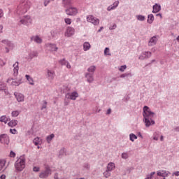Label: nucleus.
<instances>
[{"instance_id": "obj_1", "label": "nucleus", "mask_w": 179, "mask_h": 179, "mask_svg": "<svg viewBox=\"0 0 179 179\" xmlns=\"http://www.w3.org/2000/svg\"><path fill=\"white\" fill-rule=\"evenodd\" d=\"M155 117V113L151 111L148 106H144L143 108V121L145 122V126L149 127L150 126L155 125V122L152 120Z\"/></svg>"}, {"instance_id": "obj_2", "label": "nucleus", "mask_w": 179, "mask_h": 179, "mask_svg": "<svg viewBox=\"0 0 179 179\" xmlns=\"http://www.w3.org/2000/svg\"><path fill=\"white\" fill-rule=\"evenodd\" d=\"M30 1L21 0L20 5L17 6V13L20 15L27 13L30 8Z\"/></svg>"}, {"instance_id": "obj_3", "label": "nucleus", "mask_w": 179, "mask_h": 179, "mask_svg": "<svg viewBox=\"0 0 179 179\" xmlns=\"http://www.w3.org/2000/svg\"><path fill=\"white\" fill-rule=\"evenodd\" d=\"M14 166L15 167L16 171H22L25 168V159L24 157L18 158L17 161L15 162Z\"/></svg>"}, {"instance_id": "obj_4", "label": "nucleus", "mask_w": 179, "mask_h": 179, "mask_svg": "<svg viewBox=\"0 0 179 179\" xmlns=\"http://www.w3.org/2000/svg\"><path fill=\"white\" fill-rule=\"evenodd\" d=\"M49 175H51V169L48 166H45V171L39 174V178L42 179L48 178Z\"/></svg>"}, {"instance_id": "obj_5", "label": "nucleus", "mask_w": 179, "mask_h": 179, "mask_svg": "<svg viewBox=\"0 0 179 179\" xmlns=\"http://www.w3.org/2000/svg\"><path fill=\"white\" fill-rule=\"evenodd\" d=\"M65 12L69 16H75L78 14V9L76 7H69Z\"/></svg>"}, {"instance_id": "obj_6", "label": "nucleus", "mask_w": 179, "mask_h": 179, "mask_svg": "<svg viewBox=\"0 0 179 179\" xmlns=\"http://www.w3.org/2000/svg\"><path fill=\"white\" fill-rule=\"evenodd\" d=\"M87 22L92 23L94 25H98L100 23V20L98 18H96L93 15H87Z\"/></svg>"}, {"instance_id": "obj_7", "label": "nucleus", "mask_w": 179, "mask_h": 179, "mask_svg": "<svg viewBox=\"0 0 179 179\" xmlns=\"http://www.w3.org/2000/svg\"><path fill=\"white\" fill-rule=\"evenodd\" d=\"M14 96L16 99V101H18V103H22L24 101V95L20 92H14L13 94Z\"/></svg>"}, {"instance_id": "obj_8", "label": "nucleus", "mask_w": 179, "mask_h": 179, "mask_svg": "<svg viewBox=\"0 0 179 179\" xmlns=\"http://www.w3.org/2000/svg\"><path fill=\"white\" fill-rule=\"evenodd\" d=\"M0 141L3 145H8L10 143V138H8V136L6 134H2L0 136Z\"/></svg>"}, {"instance_id": "obj_9", "label": "nucleus", "mask_w": 179, "mask_h": 179, "mask_svg": "<svg viewBox=\"0 0 179 179\" xmlns=\"http://www.w3.org/2000/svg\"><path fill=\"white\" fill-rule=\"evenodd\" d=\"M79 96V94L76 92L68 93L66 94V98L69 99L71 100L75 101L76 100L77 97Z\"/></svg>"}, {"instance_id": "obj_10", "label": "nucleus", "mask_w": 179, "mask_h": 179, "mask_svg": "<svg viewBox=\"0 0 179 179\" xmlns=\"http://www.w3.org/2000/svg\"><path fill=\"white\" fill-rule=\"evenodd\" d=\"M31 22L32 20L31 18H30L29 16H26L24 17V18L20 20V23L23 25H29L30 24H31Z\"/></svg>"}, {"instance_id": "obj_11", "label": "nucleus", "mask_w": 179, "mask_h": 179, "mask_svg": "<svg viewBox=\"0 0 179 179\" xmlns=\"http://www.w3.org/2000/svg\"><path fill=\"white\" fill-rule=\"evenodd\" d=\"M75 34V29L72 28L71 27H68L67 29L65 32L66 37H71Z\"/></svg>"}, {"instance_id": "obj_12", "label": "nucleus", "mask_w": 179, "mask_h": 179, "mask_svg": "<svg viewBox=\"0 0 179 179\" xmlns=\"http://www.w3.org/2000/svg\"><path fill=\"white\" fill-rule=\"evenodd\" d=\"M168 175H169V171H166L164 170H160V171H157V176L162 177L164 178L167 177Z\"/></svg>"}, {"instance_id": "obj_13", "label": "nucleus", "mask_w": 179, "mask_h": 179, "mask_svg": "<svg viewBox=\"0 0 179 179\" xmlns=\"http://www.w3.org/2000/svg\"><path fill=\"white\" fill-rule=\"evenodd\" d=\"M59 64H60L62 66H66V67L68 69H71V65H70L69 62H68V61L65 59H62L61 60H59Z\"/></svg>"}, {"instance_id": "obj_14", "label": "nucleus", "mask_w": 179, "mask_h": 179, "mask_svg": "<svg viewBox=\"0 0 179 179\" xmlns=\"http://www.w3.org/2000/svg\"><path fill=\"white\" fill-rule=\"evenodd\" d=\"M13 73L14 76H17L19 73V62H15V64H13Z\"/></svg>"}, {"instance_id": "obj_15", "label": "nucleus", "mask_w": 179, "mask_h": 179, "mask_svg": "<svg viewBox=\"0 0 179 179\" xmlns=\"http://www.w3.org/2000/svg\"><path fill=\"white\" fill-rule=\"evenodd\" d=\"M157 42V38H156L155 36L152 37L151 38H150L148 45L149 46L155 45Z\"/></svg>"}, {"instance_id": "obj_16", "label": "nucleus", "mask_w": 179, "mask_h": 179, "mask_svg": "<svg viewBox=\"0 0 179 179\" xmlns=\"http://www.w3.org/2000/svg\"><path fill=\"white\" fill-rule=\"evenodd\" d=\"M55 76V73L53 71L48 70L47 71V78L48 80H53Z\"/></svg>"}, {"instance_id": "obj_17", "label": "nucleus", "mask_w": 179, "mask_h": 179, "mask_svg": "<svg viewBox=\"0 0 179 179\" xmlns=\"http://www.w3.org/2000/svg\"><path fill=\"white\" fill-rule=\"evenodd\" d=\"M120 3V1H117L113 3V6H109L108 7V11H110L112 10H115L118 6V4Z\"/></svg>"}, {"instance_id": "obj_18", "label": "nucleus", "mask_w": 179, "mask_h": 179, "mask_svg": "<svg viewBox=\"0 0 179 179\" xmlns=\"http://www.w3.org/2000/svg\"><path fill=\"white\" fill-rule=\"evenodd\" d=\"M160 10H161L160 5H158L157 3H156L155 5L153 6V10L152 11V13H157L158 12H160Z\"/></svg>"}, {"instance_id": "obj_19", "label": "nucleus", "mask_w": 179, "mask_h": 179, "mask_svg": "<svg viewBox=\"0 0 179 179\" xmlns=\"http://www.w3.org/2000/svg\"><path fill=\"white\" fill-rule=\"evenodd\" d=\"M31 40L36 43H41L43 42V40L38 36L32 37Z\"/></svg>"}, {"instance_id": "obj_20", "label": "nucleus", "mask_w": 179, "mask_h": 179, "mask_svg": "<svg viewBox=\"0 0 179 179\" xmlns=\"http://www.w3.org/2000/svg\"><path fill=\"white\" fill-rule=\"evenodd\" d=\"M8 125L11 128H13L17 125V121L15 120H13L10 122L8 123Z\"/></svg>"}, {"instance_id": "obj_21", "label": "nucleus", "mask_w": 179, "mask_h": 179, "mask_svg": "<svg viewBox=\"0 0 179 179\" xmlns=\"http://www.w3.org/2000/svg\"><path fill=\"white\" fill-rule=\"evenodd\" d=\"M85 78L87 79V82L92 83L94 81V78L92 74L87 73L85 74Z\"/></svg>"}, {"instance_id": "obj_22", "label": "nucleus", "mask_w": 179, "mask_h": 179, "mask_svg": "<svg viewBox=\"0 0 179 179\" xmlns=\"http://www.w3.org/2000/svg\"><path fill=\"white\" fill-rule=\"evenodd\" d=\"M115 169V165L114 163H110L108 164V171H113Z\"/></svg>"}, {"instance_id": "obj_23", "label": "nucleus", "mask_w": 179, "mask_h": 179, "mask_svg": "<svg viewBox=\"0 0 179 179\" xmlns=\"http://www.w3.org/2000/svg\"><path fill=\"white\" fill-rule=\"evenodd\" d=\"M84 51H88L91 48V45L88 42H85L83 45Z\"/></svg>"}, {"instance_id": "obj_24", "label": "nucleus", "mask_w": 179, "mask_h": 179, "mask_svg": "<svg viewBox=\"0 0 179 179\" xmlns=\"http://www.w3.org/2000/svg\"><path fill=\"white\" fill-rule=\"evenodd\" d=\"M48 48L52 52H56L58 50V48L55 45L49 44Z\"/></svg>"}, {"instance_id": "obj_25", "label": "nucleus", "mask_w": 179, "mask_h": 179, "mask_svg": "<svg viewBox=\"0 0 179 179\" xmlns=\"http://www.w3.org/2000/svg\"><path fill=\"white\" fill-rule=\"evenodd\" d=\"M153 21H155V16H153L152 14H150L148 15V20H147V22L149 23V24H152L153 22Z\"/></svg>"}, {"instance_id": "obj_26", "label": "nucleus", "mask_w": 179, "mask_h": 179, "mask_svg": "<svg viewBox=\"0 0 179 179\" xmlns=\"http://www.w3.org/2000/svg\"><path fill=\"white\" fill-rule=\"evenodd\" d=\"M63 4L66 6H69L73 4V0H63Z\"/></svg>"}, {"instance_id": "obj_27", "label": "nucleus", "mask_w": 179, "mask_h": 179, "mask_svg": "<svg viewBox=\"0 0 179 179\" xmlns=\"http://www.w3.org/2000/svg\"><path fill=\"white\" fill-rule=\"evenodd\" d=\"M25 78H27V80L29 83L30 85H34V80L30 77L29 75L25 76Z\"/></svg>"}, {"instance_id": "obj_28", "label": "nucleus", "mask_w": 179, "mask_h": 179, "mask_svg": "<svg viewBox=\"0 0 179 179\" xmlns=\"http://www.w3.org/2000/svg\"><path fill=\"white\" fill-rule=\"evenodd\" d=\"M33 143L35 145V146L38 145L41 143V138L38 137H36L33 140Z\"/></svg>"}, {"instance_id": "obj_29", "label": "nucleus", "mask_w": 179, "mask_h": 179, "mask_svg": "<svg viewBox=\"0 0 179 179\" xmlns=\"http://www.w3.org/2000/svg\"><path fill=\"white\" fill-rule=\"evenodd\" d=\"M54 137H55V136H54L53 134H50L49 136H47V138H46L47 143H50L51 141H52Z\"/></svg>"}, {"instance_id": "obj_30", "label": "nucleus", "mask_w": 179, "mask_h": 179, "mask_svg": "<svg viewBox=\"0 0 179 179\" xmlns=\"http://www.w3.org/2000/svg\"><path fill=\"white\" fill-rule=\"evenodd\" d=\"M6 161L4 159L0 160V171H3L5 167Z\"/></svg>"}, {"instance_id": "obj_31", "label": "nucleus", "mask_w": 179, "mask_h": 179, "mask_svg": "<svg viewBox=\"0 0 179 179\" xmlns=\"http://www.w3.org/2000/svg\"><path fill=\"white\" fill-rule=\"evenodd\" d=\"M96 71V66H91L87 69V72L94 73V72Z\"/></svg>"}, {"instance_id": "obj_32", "label": "nucleus", "mask_w": 179, "mask_h": 179, "mask_svg": "<svg viewBox=\"0 0 179 179\" xmlns=\"http://www.w3.org/2000/svg\"><path fill=\"white\" fill-rule=\"evenodd\" d=\"M20 115V111L19 110H13V113H11V116L13 117H17Z\"/></svg>"}, {"instance_id": "obj_33", "label": "nucleus", "mask_w": 179, "mask_h": 179, "mask_svg": "<svg viewBox=\"0 0 179 179\" xmlns=\"http://www.w3.org/2000/svg\"><path fill=\"white\" fill-rule=\"evenodd\" d=\"M129 139H130V141L134 142L135 140L137 139V136H136V134H129Z\"/></svg>"}, {"instance_id": "obj_34", "label": "nucleus", "mask_w": 179, "mask_h": 179, "mask_svg": "<svg viewBox=\"0 0 179 179\" xmlns=\"http://www.w3.org/2000/svg\"><path fill=\"white\" fill-rule=\"evenodd\" d=\"M0 122H4V124H6V122H8V118L6 116H1L0 117Z\"/></svg>"}, {"instance_id": "obj_35", "label": "nucleus", "mask_w": 179, "mask_h": 179, "mask_svg": "<svg viewBox=\"0 0 179 179\" xmlns=\"http://www.w3.org/2000/svg\"><path fill=\"white\" fill-rule=\"evenodd\" d=\"M0 90H6V84L3 82H0Z\"/></svg>"}, {"instance_id": "obj_36", "label": "nucleus", "mask_w": 179, "mask_h": 179, "mask_svg": "<svg viewBox=\"0 0 179 179\" xmlns=\"http://www.w3.org/2000/svg\"><path fill=\"white\" fill-rule=\"evenodd\" d=\"M143 55H144V58H149L151 57L150 52H144V53Z\"/></svg>"}, {"instance_id": "obj_37", "label": "nucleus", "mask_w": 179, "mask_h": 179, "mask_svg": "<svg viewBox=\"0 0 179 179\" xmlns=\"http://www.w3.org/2000/svg\"><path fill=\"white\" fill-rule=\"evenodd\" d=\"M136 18L141 22H143L145 20V17H144L143 15H137Z\"/></svg>"}, {"instance_id": "obj_38", "label": "nucleus", "mask_w": 179, "mask_h": 179, "mask_svg": "<svg viewBox=\"0 0 179 179\" xmlns=\"http://www.w3.org/2000/svg\"><path fill=\"white\" fill-rule=\"evenodd\" d=\"M110 171H106L103 173V176L104 177H106V178H109L110 176Z\"/></svg>"}, {"instance_id": "obj_39", "label": "nucleus", "mask_w": 179, "mask_h": 179, "mask_svg": "<svg viewBox=\"0 0 179 179\" xmlns=\"http://www.w3.org/2000/svg\"><path fill=\"white\" fill-rule=\"evenodd\" d=\"M104 55L110 56V49H108V48H106V49H104Z\"/></svg>"}, {"instance_id": "obj_40", "label": "nucleus", "mask_w": 179, "mask_h": 179, "mask_svg": "<svg viewBox=\"0 0 179 179\" xmlns=\"http://www.w3.org/2000/svg\"><path fill=\"white\" fill-rule=\"evenodd\" d=\"M65 23L68 25H70L72 23V20L70 18H65Z\"/></svg>"}, {"instance_id": "obj_41", "label": "nucleus", "mask_w": 179, "mask_h": 179, "mask_svg": "<svg viewBox=\"0 0 179 179\" xmlns=\"http://www.w3.org/2000/svg\"><path fill=\"white\" fill-rule=\"evenodd\" d=\"M155 174V172H152L151 174L147 176V178L145 179H152V176Z\"/></svg>"}, {"instance_id": "obj_42", "label": "nucleus", "mask_w": 179, "mask_h": 179, "mask_svg": "<svg viewBox=\"0 0 179 179\" xmlns=\"http://www.w3.org/2000/svg\"><path fill=\"white\" fill-rule=\"evenodd\" d=\"M48 106V102L46 101H43V105L42 106L41 110L45 109Z\"/></svg>"}, {"instance_id": "obj_43", "label": "nucleus", "mask_w": 179, "mask_h": 179, "mask_svg": "<svg viewBox=\"0 0 179 179\" xmlns=\"http://www.w3.org/2000/svg\"><path fill=\"white\" fill-rule=\"evenodd\" d=\"M122 159H127V158H129V155L127 153H122Z\"/></svg>"}, {"instance_id": "obj_44", "label": "nucleus", "mask_w": 179, "mask_h": 179, "mask_svg": "<svg viewBox=\"0 0 179 179\" xmlns=\"http://www.w3.org/2000/svg\"><path fill=\"white\" fill-rule=\"evenodd\" d=\"M127 69V66H120V71H121V72H124V70Z\"/></svg>"}, {"instance_id": "obj_45", "label": "nucleus", "mask_w": 179, "mask_h": 179, "mask_svg": "<svg viewBox=\"0 0 179 179\" xmlns=\"http://www.w3.org/2000/svg\"><path fill=\"white\" fill-rule=\"evenodd\" d=\"M40 171V168L38 166H34L33 167V171L34 172H38Z\"/></svg>"}, {"instance_id": "obj_46", "label": "nucleus", "mask_w": 179, "mask_h": 179, "mask_svg": "<svg viewBox=\"0 0 179 179\" xmlns=\"http://www.w3.org/2000/svg\"><path fill=\"white\" fill-rule=\"evenodd\" d=\"M10 132L11 134H17V129H10Z\"/></svg>"}, {"instance_id": "obj_47", "label": "nucleus", "mask_w": 179, "mask_h": 179, "mask_svg": "<svg viewBox=\"0 0 179 179\" xmlns=\"http://www.w3.org/2000/svg\"><path fill=\"white\" fill-rule=\"evenodd\" d=\"M10 157L11 158H15V153L13 152V151H11L10 153Z\"/></svg>"}, {"instance_id": "obj_48", "label": "nucleus", "mask_w": 179, "mask_h": 179, "mask_svg": "<svg viewBox=\"0 0 179 179\" xmlns=\"http://www.w3.org/2000/svg\"><path fill=\"white\" fill-rule=\"evenodd\" d=\"M8 83L11 84V85H15V82L13 81V82L10 83V79L8 80Z\"/></svg>"}, {"instance_id": "obj_49", "label": "nucleus", "mask_w": 179, "mask_h": 179, "mask_svg": "<svg viewBox=\"0 0 179 179\" xmlns=\"http://www.w3.org/2000/svg\"><path fill=\"white\" fill-rule=\"evenodd\" d=\"M60 153H61L62 155H63L65 153V149L62 148V150H60Z\"/></svg>"}, {"instance_id": "obj_50", "label": "nucleus", "mask_w": 179, "mask_h": 179, "mask_svg": "<svg viewBox=\"0 0 179 179\" xmlns=\"http://www.w3.org/2000/svg\"><path fill=\"white\" fill-rule=\"evenodd\" d=\"M69 104V101L65 100V102H64V105L68 106Z\"/></svg>"}, {"instance_id": "obj_51", "label": "nucleus", "mask_w": 179, "mask_h": 179, "mask_svg": "<svg viewBox=\"0 0 179 179\" xmlns=\"http://www.w3.org/2000/svg\"><path fill=\"white\" fill-rule=\"evenodd\" d=\"M116 28H117V24H113V27L110 28V29L113 30V29H116Z\"/></svg>"}, {"instance_id": "obj_52", "label": "nucleus", "mask_w": 179, "mask_h": 179, "mask_svg": "<svg viewBox=\"0 0 179 179\" xmlns=\"http://www.w3.org/2000/svg\"><path fill=\"white\" fill-rule=\"evenodd\" d=\"M173 175H175L176 176H179V171H176L175 173H173Z\"/></svg>"}, {"instance_id": "obj_53", "label": "nucleus", "mask_w": 179, "mask_h": 179, "mask_svg": "<svg viewBox=\"0 0 179 179\" xmlns=\"http://www.w3.org/2000/svg\"><path fill=\"white\" fill-rule=\"evenodd\" d=\"M129 74H122V76H120V78H124V77L129 76Z\"/></svg>"}, {"instance_id": "obj_54", "label": "nucleus", "mask_w": 179, "mask_h": 179, "mask_svg": "<svg viewBox=\"0 0 179 179\" xmlns=\"http://www.w3.org/2000/svg\"><path fill=\"white\" fill-rule=\"evenodd\" d=\"M112 110L110 109H108V111L106 112V114L110 115Z\"/></svg>"}, {"instance_id": "obj_55", "label": "nucleus", "mask_w": 179, "mask_h": 179, "mask_svg": "<svg viewBox=\"0 0 179 179\" xmlns=\"http://www.w3.org/2000/svg\"><path fill=\"white\" fill-rule=\"evenodd\" d=\"M1 179H6V176L5 175H1Z\"/></svg>"}, {"instance_id": "obj_56", "label": "nucleus", "mask_w": 179, "mask_h": 179, "mask_svg": "<svg viewBox=\"0 0 179 179\" xmlns=\"http://www.w3.org/2000/svg\"><path fill=\"white\" fill-rule=\"evenodd\" d=\"M157 17H160L161 18H162V15H161V13H158L156 15Z\"/></svg>"}, {"instance_id": "obj_57", "label": "nucleus", "mask_w": 179, "mask_h": 179, "mask_svg": "<svg viewBox=\"0 0 179 179\" xmlns=\"http://www.w3.org/2000/svg\"><path fill=\"white\" fill-rule=\"evenodd\" d=\"M54 178L55 179H59V178H58L57 174H55V176H54Z\"/></svg>"}, {"instance_id": "obj_58", "label": "nucleus", "mask_w": 179, "mask_h": 179, "mask_svg": "<svg viewBox=\"0 0 179 179\" xmlns=\"http://www.w3.org/2000/svg\"><path fill=\"white\" fill-rule=\"evenodd\" d=\"M153 139L155 140V141H158V137L157 136H154Z\"/></svg>"}, {"instance_id": "obj_59", "label": "nucleus", "mask_w": 179, "mask_h": 179, "mask_svg": "<svg viewBox=\"0 0 179 179\" xmlns=\"http://www.w3.org/2000/svg\"><path fill=\"white\" fill-rule=\"evenodd\" d=\"M103 27H101V29H99V32L101 31V30H103Z\"/></svg>"}, {"instance_id": "obj_60", "label": "nucleus", "mask_w": 179, "mask_h": 179, "mask_svg": "<svg viewBox=\"0 0 179 179\" xmlns=\"http://www.w3.org/2000/svg\"><path fill=\"white\" fill-rule=\"evenodd\" d=\"M139 59H141V60H143V59H144V57H143V56H140V57H139Z\"/></svg>"}, {"instance_id": "obj_61", "label": "nucleus", "mask_w": 179, "mask_h": 179, "mask_svg": "<svg viewBox=\"0 0 179 179\" xmlns=\"http://www.w3.org/2000/svg\"><path fill=\"white\" fill-rule=\"evenodd\" d=\"M160 141H163V136H161V137H160Z\"/></svg>"}, {"instance_id": "obj_62", "label": "nucleus", "mask_w": 179, "mask_h": 179, "mask_svg": "<svg viewBox=\"0 0 179 179\" xmlns=\"http://www.w3.org/2000/svg\"><path fill=\"white\" fill-rule=\"evenodd\" d=\"M177 41L179 43V36L177 37Z\"/></svg>"}, {"instance_id": "obj_63", "label": "nucleus", "mask_w": 179, "mask_h": 179, "mask_svg": "<svg viewBox=\"0 0 179 179\" xmlns=\"http://www.w3.org/2000/svg\"><path fill=\"white\" fill-rule=\"evenodd\" d=\"M77 179H85V178H77Z\"/></svg>"}, {"instance_id": "obj_64", "label": "nucleus", "mask_w": 179, "mask_h": 179, "mask_svg": "<svg viewBox=\"0 0 179 179\" xmlns=\"http://www.w3.org/2000/svg\"><path fill=\"white\" fill-rule=\"evenodd\" d=\"M37 148L39 149V146H38Z\"/></svg>"}]
</instances>
